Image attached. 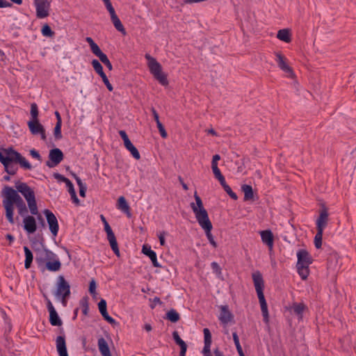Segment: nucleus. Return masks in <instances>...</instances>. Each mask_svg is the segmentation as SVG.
Instances as JSON below:
<instances>
[{
	"label": "nucleus",
	"mask_w": 356,
	"mask_h": 356,
	"mask_svg": "<svg viewBox=\"0 0 356 356\" xmlns=\"http://www.w3.org/2000/svg\"><path fill=\"white\" fill-rule=\"evenodd\" d=\"M0 162L3 164L5 171L10 175H15L18 170L13 163H19L24 170L33 168L31 163L12 147H0Z\"/></svg>",
	"instance_id": "nucleus-1"
},
{
	"label": "nucleus",
	"mask_w": 356,
	"mask_h": 356,
	"mask_svg": "<svg viewBox=\"0 0 356 356\" xmlns=\"http://www.w3.org/2000/svg\"><path fill=\"white\" fill-rule=\"evenodd\" d=\"M18 193L17 189L15 190L8 186H5L2 190V204L6 211V218L10 224L15 223L14 205L17 207L25 204Z\"/></svg>",
	"instance_id": "nucleus-2"
},
{
	"label": "nucleus",
	"mask_w": 356,
	"mask_h": 356,
	"mask_svg": "<svg viewBox=\"0 0 356 356\" xmlns=\"http://www.w3.org/2000/svg\"><path fill=\"white\" fill-rule=\"evenodd\" d=\"M15 188L26 200L30 213L31 214H37L38 206L34 191L26 183L19 181L15 182Z\"/></svg>",
	"instance_id": "nucleus-3"
},
{
	"label": "nucleus",
	"mask_w": 356,
	"mask_h": 356,
	"mask_svg": "<svg viewBox=\"0 0 356 356\" xmlns=\"http://www.w3.org/2000/svg\"><path fill=\"white\" fill-rule=\"evenodd\" d=\"M145 59L148 61V67L153 76L162 85L166 86L169 82L167 76L163 73L161 64L149 54L145 55Z\"/></svg>",
	"instance_id": "nucleus-4"
},
{
	"label": "nucleus",
	"mask_w": 356,
	"mask_h": 356,
	"mask_svg": "<svg viewBox=\"0 0 356 356\" xmlns=\"http://www.w3.org/2000/svg\"><path fill=\"white\" fill-rule=\"evenodd\" d=\"M54 295L58 298H61L63 306L66 305L67 298L70 295V285L63 275H59L57 278L56 290Z\"/></svg>",
	"instance_id": "nucleus-5"
},
{
	"label": "nucleus",
	"mask_w": 356,
	"mask_h": 356,
	"mask_svg": "<svg viewBox=\"0 0 356 356\" xmlns=\"http://www.w3.org/2000/svg\"><path fill=\"white\" fill-rule=\"evenodd\" d=\"M191 207L195 215L197 221L204 230L213 228L208 213L204 208H202V210H198L197 207L193 202L191 204Z\"/></svg>",
	"instance_id": "nucleus-6"
},
{
	"label": "nucleus",
	"mask_w": 356,
	"mask_h": 356,
	"mask_svg": "<svg viewBox=\"0 0 356 356\" xmlns=\"http://www.w3.org/2000/svg\"><path fill=\"white\" fill-rule=\"evenodd\" d=\"M64 158L63 152L59 148H54L49 151V160L46 162V165L50 168L57 166Z\"/></svg>",
	"instance_id": "nucleus-7"
},
{
	"label": "nucleus",
	"mask_w": 356,
	"mask_h": 356,
	"mask_svg": "<svg viewBox=\"0 0 356 356\" xmlns=\"http://www.w3.org/2000/svg\"><path fill=\"white\" fill-rule=\"evenodd\" d=\"M43 213L46 217L51 233L54 236H56L58 232L59 225L56 216L49 209H44Z\"/></svg>",
	"instance_id": "nucleus-8"
},
{
	"label": "nucleus",
	"mask_w": 356,
	"mask_h": 356,
	"mask_svg": "<svg viewBox=\"0 0 356 356\" xmlns=\"http://www.w3.org/2000/svg\"><path fill=\"white\" fill-rule=\"evenodd\" d=\"M329 220L328 209L325 205H322L320 211L319 216L316 221V229L324 231L327 227Z\"/></svg>",
	"instance_id": "nucleus-9"
},
{
	"label": "nucleus",
	"mask_w": 356,
	"mask_h": 356,
	"mask_svg": "<svg viewBox=\"0 0 356 356\" xmlns=\"http://www.w3.org/2000/svg\"><path fill=\"white\" fill-rule=\"evenodd\" d=\"M35 4L38 18L42 19L49 15L50 3L47 0L35 1Z\"/></svg>",
	"instance_id": "nucleus-10"
},
{
	"label": "nucleus",
	"mask_w": 356,
	"mask_h": 356,
	"mask_svg": "<svg viewBox=\"0 0 356 356\" xmlns=\"http://www.w3.org/2000/svg\"><path fill=\"white\" fill-rule=\"evenodd\" d=\"M275 61L278 67L285 73L288 74V76L293 78L295 76L294 72L292 68L286 63L285 56L280 52H275Z\"/></svg>",
	"instance_id": "nucleus-11"
},
{
	"label": "nucleus",
	"mask_w": 356,
	"mask_h": 356,
	"mask_svg": "<svg viewBox=\"0 0 356 356\" xmlns=\"http://www.w3.org/2000/svg\"><path fill=\"white\" fill-rule=\"evenodd\" d=\"M42 252L44 253V257H39L37 255L35 257V261L40 270L44 271V268H43V266L44 265L45 260L51 261L56 259H57V255L46 248H43Z\"/></svg>",
	"instance_id": "nucleus-12"
},
{
	"label": "nucleus",
	"mask_w": 356,
	"mask_h": 356,
	"mask_svg": "<svg viewBox=\"0 0 356 356\" xmlns=\"http://www.w3.org/2000/svg\"><path fill=\"white\" fill-rule=\"evenodd\" d=\"M252 277L255 287V290L257 293V296H264L263 292L264 288V281L261 273L257 270L252 273Z\"/></svg>",
	"instance_id": "nucleus-13"
},
{
	"label": "nucleus",
	"mask_w": 356,
	"mask_h": 356,
	"mask_svg": "<svg viewBox=\"0 0 356 356\" xmlns=\"http://www.w3.org/2000/svg\"><path fill=\"white\" fill-rule=\"evenodd\" d=\"M298 262L296 266H309L312 263V258L309 252L304 249H300L297 252Z\"/></svg>",
	"instance_id": "nucleus-14"
},
{
	"label": "nucleus",
	"mask_w": 356,
	"mask_h": 356,
	"mask_svg": "<svg viewBox=\"0 0 356 356\" xmlns=\"http://www.w3.org/2000/svg\"><path fill=\"white\" fill-rule=\"evenodd\" d=\"M24 229L29 234H33L37 229L35 218L31 216H26L23 219Z\"/></svg>",
	"instance_id": "nucleus-15"
},
{
	"label": "nucleus",
	"mask_w": 356,
	"mask_h": 356,
	"mask_svg": "<svg viewBox=\"0 0 356 356\" xmlns=\"http://www.w3.org/2000/svg\"><path fill=\"white\" fill-rule=\"evenodd\" d=\"M56 347L59 356H69L65 335H60L56 337Z\"/></svg>",
	"instance_id": "nucleus-16"
},
{
	"label": "nucleus",
	"mask_w": 356,
	"mask_h": 356,
	"mask_svg": "<svg viewBox=\"0 0 356 356\" xmlns=\"http://www.w3.org/2000/svg\"><path fill=\"white\" fill-rule=\"evenodd\" d=\"M204 337V346L202 350V354L204 356H213L211 353V334L208 328L203 330Z\"/></svg>",
	"instance_id": "nucleus-17"
},
{
	"label": "nucleus",
	"mask_w": 356,
	"mask_h": 356,
	"mask_svg": "<svg viewBox=\"0 0 356 356\" xmlns=\"http://www.w3.org/2000/svg\"><path fill=\"white\" fill-rule=\"evenodd\" d=\"M142 252L150 259L154 267H161V265L157 261L156 253L151 249L149 245L145 244L143 245Z\"/></svg>",
	"instance_id": "nucleus-18"
},
{
	"label": "nucleus",
	"mask_w": 356,
	"mask_h": 356,
	"mask_svg": "<svg viewBox=\"0 0 356 356\" xmlns=\"http://www.w3.org/2000/svg\"><path fill=\"white\" fill-rule=\"evenodd\" d=\"M262 242L266 244L270 250H272L274 244V236L270 229H266L260 232Z\"/></svg>",
	"instance_id": "nucleus-19"
},
{
	"label": "nucleus",
	"mask_w": 356,
	"mask_h": 356,
	"mask_svg": "<svg viewBox=\"0 0 356 356\" xmlns=\"http://www.w3.org/2000/svg\"><path fill=\"white\" fill-rule=\"evenodd\" d=\"M234 319L233 314L229 310L228 306L224 305L220 307L219 320L223 324H227Z\"/></svg>",
	"instance_id": "nucleus-20"
},
{
	"label": "nucleus",
	"mask_w": 356,
	"mask_h": 356,
	"mask_svg": "<svg viewBox=\"0 0 356 356\" xmlns=\"http://www.w3.org/2000/svg\"><path fill=\"white\" fill-rule=\"evenodd\" d=\"M30 132L33 135H38L44 129L39 120H29L27 123Z\"/></svg>",
	"instance_id": "nucleus-21"
},
{
	"label": "nucleus",
	"mask_w": 356,
	"mask_h": 356,
	"mask_svg": "<svg viewBox=\"0 0 356 356\" xmlns=\"http://www.w3.org/2000/svg\"><path fill=\"white\" fill-rule=\"evenodd\" d=\"M43 268H44V270L47 269L51 272H56L60 269L61 263L57 258L56 259L48 261L46 263H44Z\"/></svg>",
	"instance_id": "nucleus-22"
},
{
	"label": "nucleus",
	"mask_w": 356,
	"mask_h": 356,
	"mask_svg": "<svg viewBox=\"0 0 356 356\" xmlns=\"http://www.w3.org/2000/svg\"><path fill=\"white\" fill-rule=\"evenodd\" d=\"M97 344L102 356H112L108 345L103 337L98 339Z\"/></svg>",
	"instance_id": "nucleus-23"
},
{
	"label": "nucleus",
	"mask_w": 356,
	"mask_h": 356,
	"mask_svg": "<svg viewBox=\"0 0 356 356\" xmlns=\"http://www.w3.org/2000/svg\"><path fill=\"white\" fill-rule=\"evenodd\" d=\"M118 208L123 211L128 218L131 216V213L130 212V207L125 199L124 197L120 196L118 200Z\"/></svg>",
	"instance_id": "nucleus-24"
},
{
	"label": "nucleus",
	"mask_w": 356,
	"mask_h": 356,
	"mask_svg": "<svg viewBox=\"0 0 356 356\" xmlns=\"http://www.w3.org/2000/svg\"><path fill=\"white\" fill-rule=\"evenodd\" d=\"M259 301L261 305V313L264 317V321L266 323H268L269 322V315H268V306L267 303L265 299L264 296H258Z\"/></svg>",
	"instance_id": "nucleus-25"
},
{
	"label": "nucleus",
	"mask_w": 356,
	"mask_h": 356,
	"mask_svg": "<svg viewBox=\"0 0 356 356\" xmlns=\"http://www.w3.org/2000/svg\"><path fill=\"white\" fill-rule=\"evenodd\" d=\"M111 22L113 24L115 28L119 31L121 33H122L123 35H126V31H125V29L124 27V26L122 25L120 19H119V17H118V15H116V13H114V14H112L111 15Z\"/></svg>",
	"instance_id": "nucleus-26"
},
{
	"label": "nucleus",
	"mask_w": 356,
	"mask_h": 356,
	"mask_svg": "<svg viewBox=\"0 0 356 356\" xmlns=\"http://www.w3.org/2000/svg\"><path fill=\"white\" fill-rule=\"evenodd\" d=\"M293 312L298 316L299 319L302 318V314L307 309L306 305L303 302H294L291 307Z\"/></svg>",
	"instance_id": "nucleus-27"
},
{
	"label": "nucleus",
	"mask_w": 356,
	"mask_h": 356,
	"mask_svg": "<svg viewBox=\"0 0 356 356\" xmlns=\"http://www.w3.org/2000/svg\"><path fill=\"white\" fill-rule=\"evenodd\" d=\"M24 251L25 254L24 267L26 269H29L31 266V264L33 259V255L32 252L27 246L24 247Z\"/></svg>",
	"instance_id": "nucleus-28"
},
{
	"label": "nucleus",
	"mask_w": 356,
	"mask_h": 356,
	"mask_svg": "<svg viewBox=\"0 0 356 356\" xmlns=\"http://www.w3.org/2000/svg\"><path fill=\"white\" fill-rule=\"evenodd\" d=\"M72 176L76 180V184L79 188V195L81 197H84L87 190V186L83 183L79 177H78L74 172H71Z\"/></svg>",
	"instance_id": "nucleus-29"
},
{
	"label": "nucleus",
	"mask_w": 356,
	"mask_h": 356,
	"mask_svg": "<svg viewBox=\"0 0 356 356\" xmlns=\"http://www.w3.org/2000/svg\"><path fill=\"white\" fill-rule=\"evenodd\" d=\"M277 38L285 42H290L291 41L290 31L286 29H280L278 31Z\"/></svg>",
	"instance_id": "nucleus-30"
},
{
	"label": "nucleus",
	"mask_w": 356,
	"mask_h": 356,
	"mask_svg": "<svg viewBox=\"0 0 356 356\" xmlns=\"http://www.w3.org/2000/svg\"><path fill=\"white\" fill-rule=\"evenodd\" d=\"M241 189L244 193V201H248L253 199L254 193L252 187L250 185L243 184Z\"/></svg>",
	"instance_id": "nucleus-31"
},
{
	"label": "nucleus",
	"mask_w": 356,
	"mask_h": 356,
	"mask_svg": "<svg viewBox=\"0 0 356 356\" xmlns=\"http://www.w3.org/2000/svg\"><path fill=\"white\" fill-rule=\"evenodd\" d=\"M49 323L53 326H60L62 325L63 322L56 310L49 312Z\"/></svg>",
	"instance_id": "nucleus-32"
},
{
	"label": "nucleus",
	"mask_w": 356,
	"mask_h": 356,
	"mask_svg": "<svg viewBox=\"0 0 356 356\" xmlns=\"http://www.w3.org/2000/svg\"><path fill=\"white\" fill-rule=\"evenodd\" d=\"M124 145V147L130 152V153L131 154L134 159H136V160L140 159V153L137 148L132 144L131 140H129V142H126V143Z\"/></svg>",
	"instance_id": "nucleus-33"
},
{
	"label": "nucleus",
	"mask_w": 356,
	"mask_h": 356,
	"mask_svg": "<svg viewBox=\"0 0 356 356\" xmlns=\"http://www.w3.org/2000/svg\"><path fill=\"white\" fill-rule=\"evenodd\" d=\"M165 318L172 323H177L180 319V315L175 309H171L167 312Z\"/></svg>",
	"instance_id": "nucleus-34"
},
{
	"label": "nucleus",
	"mask_w": 356,
	"mask_h": 356,
	"mask_svg": "<svg viewBox=\"0 0 356 356\" xmlns=\"http://www.w3.org/2000/svg\"><path fill=\"white\" fill-rule=\"evenodd\" d=\"M172 337L175 340V343L179 346L180 350H187V345L186 343L180 338L179 333L177 331H174L172 332Z\"/></svg>",
	"instance_id": "nucleus-35"
},
{
	"label": "nucleus",
	"mask_w": 356,
	"mask_h": 356,
	"mask_svg": "<svg viewBox=\"0 0 356 356\" xmlns=\"http://www.w3.org/2000/svg\"><path fill=\"white\" fill-rule=\"evenodd\" d=\"M298 269V273L299 275L300 276L301 279L302 280H307L309 274V266H296Z\"/></svg>",
	"instance_id": "nucleus-36"
},
{
	"label": "nucleus",
	"mask_w": 356,
	"mask_h": 356,
	"mask_svg": "<svg viewBox=\"0 0 356 356\" xmlns=\"http://www.w3.org/2000/svg\"><path fill=\"white\" fill-rule=\"evenodd\" d=\"M99 312L102 314L104 319L108 323H109L111 325L115 326L118 324V323L116 322V321L113 318L108 315L107 308L104 309V310L100 311Z\"/></svg>",
	"instance_id": "nucleus-37"
},
{
	"label": "nucleus",
	"mask_w": 356,
	"mask_h": 356,
	"mask_svg": "<svg viewBox=\"0 0 356 356\" xmlns=\"http://www.w3.org/2000/svg\"><path fill=\"white\" fill-rule=\"evenodd\" d=\"M99 312L102 314L104 319L108 323H109L111 325L115 326L118 324V323L116 322V321L113 318L108 315L107 308L104 309V310L100 311Z\"/></svg>",
	"instance_id": "nucleus-38"
},
{
	"label": "nucleus",
	"mask_w": 356,
	"mask_h": 356,
	"mask_svg": "<svg viewBox=\"0 0 356 356\" xmlns=\"http://www.w3.org/2000/svg\"><path fill=\"white\" fill-rule=\"evenodd\" d=\"M31 120H38V107L36 103H32L31 104V111H30Z\"/></svg>",
	"instance_id": "nucleus-39"
},
{
	"label": "nucleus",
	"mask_w": 356,
	"mask_h": 356,
	"mask_svg": "<svg viewBox=\"0 0 356 356\" xmlns=\"http://www.w3.org/2000/svg\"><path fill=\"white\" fill-rule=\"evenodd\" d=\"M323 234V231L317 230L314 237V245L317 249L320 248L322 245Z\"/></svg>",
	"instance_id": "nucleus-40"
},
{
	"label": "nucleus",
	"mask_w": 356,
	"mask_h": 356,
	"mask_svg": "<svg viewBox=\"0 0 356 356\" xmlns=\"http://www.w3.org/2000/svg\"><path fill=\"white\" fill-rule=\"evenodd\" d=\"M80 305L82 308L83 314L87 315L89 311L88 298L87 296L83 297L80 300Z\"/></svg>",
	"instance_id": "nucleus-41"
},
{
	"label": "nucleus",
	"mask_w": 356,
	"mask_h": 356,
	"mask_svg": "<svg viewBox=\"0 0 356 356\" xmlns=\"http://www.w3.org/2000/svg\"><path fill=\"white\" fill-rule=\"evenodd\" d=\"M42 34L46 37H53L55 33L51 30L48 24H44L41 29Z\"/></svg>",
	"instance_id": "nucleus-42"
},
{
	"label": "nucleus",
	"mask_w": 356,
	"mask_h": 356,
	"mask_svg": "<svg viewBox=\"0 0 356 356\" xmlns=\"http://www.w3.org/2000/svg\"><path fill=\"white\" fill-rule=\"evenodd\" d=\"M61 127L62 122H56V126L54 129V135L56 140H60L62 138V133H61Z\"/></svg>",
	"instance_id": "nucleus-43"
},
{
	"label": "nucleus",
	"mask_w": 356,
	"mask_h": 356,
	"mask_svg": "<svg viewBox=\"0 0 356 356\" xmlns=\"http://www.w3.org/2000/svg\"><path fill=\"white\" fill-rule=\"evenodd\" d=\"M95 71L98 74H103V67L102 65V64L99 63V60H96V59H93L92 63H91Z\"/></svg>",
	"instance_id": "nucleus-44"
},
{
	"label": "nucleus",
	"mask_w": 356,
	"mask_h": 356,
	"mask_svg": "<svg viewBox=\"0 0 356 356\" xmlns=\"http://www.w3.org/2000/svg\"><path fill=\"white\" fill-rule=\"evenodd\" d=\"M100 60V61L104 63L106 67L109 70H113V66H112V64L110 62V60H108L107 56L104 53L103 54H102V56H100L99 57H98Z\"/></svg>",
	"instance_id": "nucleus-45"
},
{
	"label": "nucleus",
	"mask_w": 356,
	"mask_h": 356,
	"mask_svg": "<svg viewBox=\"0 0 356 356\" xmlns=\"http://www.w3.org/2000/svg\"><path fill=\"white\" fill-rule=\"evenodd\" d=\"M211 229L212 228H209V229H205L204 232H205V234H206V236H207V238H208L210 244L213 247V248H217L218 245H217V243L215 241L214 238H213V236L212 235V234L211 233Z\"/></svg>",
	"instance_id": "nucleus-46"
},
{
	"label": "nucleus",
	"mask_w": 356,
	"mask_h": 356,
	"mask_svg": "<svg viewBox=\"0 0 356 356\" xmlns=\"http://www.w3.org/2000/svg\"><path fill=\"white\" fill-rule=\"evenodd\" d=\"M16 207L17 209L18 214L19 216H21L22 217H24V218H25L26 216H28L27 214H28L29 211H28V209H27L26 204L17 206Z\"/></svg>",
	"instance_id": "nucleus-47"
},
{
	"label": "nucleus",
	"mask_w": 356,
	"mask_h": 356,
	"mask_svg": "<svg viewBox=\"0 0 356 356\" xmlns=\"http://www.w3.org/2000/svg\"><path fill=\"white\" fill-rule=\"evenodd\" d=\"M108 242H109L111 248L112 250L113 251V252L115 253V254L118 257H120V250L118 248V244L117 240L115 239V240L110 241Z\"/></svg>",
	"instance_id": "nucleus-48"
},
{
	"label": "nucleus",
	"mask_w": 356,
	"mask_h": 356,
	"mask_svg": "<svg viewBox=\"0 0 356 356\" xmlns=\"http://www.w3.org/2000/svg\"><path fill=\"white\" fill-rule=\"evenodd\" d=\"M96 288H97V284L94 279H92L89 284V293L92 296H95L96 295Z\"/></svg>",
	"instance_id": "nucleus-49"
},
{
	"label": "nucleus",
	"mask_w": 356,
	"mask_h": 356,
	"mask_svg": "<svg viewBox=\"0 0 356 356\" xmlns=\"http://www.w3.org/2000/svg\"><path fill=\"white\" fill-rule=\"evenodd\" d=\"M90 47L92 54H94L97 57H99L102 56V54H104L96 43Z\"/></svg>",
	"instance_id": "nucleus-50"
},
{
	"label": "nucleus",
	"mask_w": 356,
	"mask_h": 356,
	"mask_svg": "<svg viewBox=\"0 0 356 356\" xmlns=\"http://www.w3.org/2000/svg\"><path fill=\"white\" fill-rule=\"evenodd\" d=\"M211 267L213 273H215L216 275H219L222 273V269L217 262L213 261L211 264Z\"/></svg>",
	"instance_id": "nucleus-51"
},
{
	"label": "nucleus",
	"mask_w": 356,
	"mask_h": 356,
	"mask_svg": "<svg viewBox=\"0 0 356 356\" xmlns=\"http://www.w3.org/2000/svg\"><path fill=\"white\" fill-rule=\"evenodd\" d=\"M223 189L229 195V197L231 198H232L234 200H236L238 199L237 195L234 192H233V191L232 190V188H230V186L229 185H227V186H225V188H223Z\"/></svg>",
	"instance_id": "nucleus-52"
},
{
	"label": "nucleus",
	"mask_w": 356,
	"mask_h": 356,
	"mask_svg": "<svg viewBox=\"0 0 356 356\" xmlns=\"http://www.w3.org/2000/svg\"><path fill=\"white\" fill-rule=\"evenodd\" d=\"M102 1L104 2L106 9L109 12L110 15H111L112 14L115 13V9L113 7L112 3H111L110 0H102Z\"/></svg>",
	"instance_id": "nucleus-53"
},
{
	"label": "nucleus",
	"mask_w": 356,
	"mask_h": 356,
	"mask_svg": "<svg viewBox=\"0 0 356 356\" xmlns=\"http://www.w3.org/2000/svg\"><path fill=\"white\" fill-rule=\"evenodd\" d=\"M29 153H30V155L37 159L38 161H39L40 162H42V156L40 154V153L35 149H31L30 151H29Z\"/></svg>",
	"instance_id": "nucleus-54"
},
{
	"label": "nucleus",
	"mask_w": 356,
	"mask_h": 356,
	"mask_svg": "<svg viewBox=\"0 0 356 356\" xmlns=\"http://www.w3.org/2000/svg\"><path fill=\"white\" fill-rule=\"evenodd\" d=\"M157 128L160 132L162 138H165L168 136V134L164 128V126L161 122L156 124Z\"/></svg>",
	"instance_id": "nucleus-55"
},
{
	"label": "nucleus",
	"mask_w": 356,
	"mask_h": 356,
	"mask_svg": "<svg viewBox=\"0 0 356 356\" xmlns=\"http://www.w3.org/2000/svg\"><path fill=\"white\" fill-rule=\"evenodd\" d=\"M194 197H195V200L196 204H197L196 207H197L198 210H202V208H204L202 199L197 194L196 192L195 193Z\"/></svg>",
	"instance_id": "nucleus-56"
},
{
	"label": "nucleus",
	"mask_w": 356,
	"mask_h": 356,
	"mask_svg": "<svg viewBox=\"0 0 356 356\" xmlns=\"http://www.w3.org/2000/svg\"><path fill=\"white\" fill-rule=\"evenodd\" d=\"M212 171L213 172V175L216 179L220 178L221 176H222L220 169L218 168V165L216 166H211Z\"/></svg>",
	"instance_id": "nucleus-57"
},
{
	"label": "nucleus",
	"mask_w": 356,
	"mask_h": 356,
	"mask_svg": "<svg viewBox=\"0 0 356 356\" xmlns=\"http://www.w3.org/2000/svg\"><path fill=\"white\" fill-rule=\"evenodd\" d=\"M165 235H167V232H160L158 234V237H159V241H160V244L162 246H164L165 245Z\"/></svg>",
	"instance_id": "nucleus-58"
},
{
	"label": "nucleus",
	"mask_w": 356,
	"mask_h": 356,
	"mask_svg": "<svg viewBox=\"0 0 356 356\" xmlns=\"http://www.w3.org/2000/svg\"><path fill=\"white\" fill-rule=\"evenodd\" d=\"M44 297L47 301V307L48 309L49 312L55 311L56 309H55L54 307L53 306L51 300L48 298V297L46 295H44Z\"/></svg>",
	"instance_id": "nucleus-59"
},
{
	"label": "nucleus",
	"mask_w": 356,
	"mask_h": 356,
	"mask_svg": "<svg viewBox=\"0 0 356 356\" xmlns=\"http://www.w3.org/2000/svg\"><path fill=\"white\" fill-rule=\"evenodd\" d=\"M119 134H120V137L122 138V139L123 140L124 144H125L126 142H129L130 140L125 131H124V130L119 131Z\"/></svg>",
	"instance_id": "nucleus-60"
},
{
	"label": "nucleus",
	"mask_w": 356,
	"mask_h": 356,
	"mask_svg": "<svg viewBox=\"0 0 356 356\" xmlns=\"http://www.w3.org/2000/svg\"><path fill=\"white\" fill-rule=\"evenodd\" d=\"M33 216H36L37 217V220H38L39 222V224L42 227H45V222H44V220L43 218V217L42 216V215L40 213H39V212L38 211V213L37 214H32Z\"/></svg>",
	"instance_id": "nucleus-61"
},
{
	"label": "nucleus",
	"mask_w": 356,
	"mask_h": 356,
	"mask_svg": "<svg viewBox=\"0 0 356 356\" xmlns=\"http://www.w3.org/2000/svg\"><path fill=\"white\" fill-rule=\"evenodd\" d=\"M98 308L99 312L102 310H104V309L107 308L106 301L104 299H102L98 303Z\"/></svg>",
	"instance_id": "nucleus-62"
},
{
	"label": "nucleus",
	"mask_w": 356,
	"mask_h": 356,
	"mask_svg": "<svg viewBox=\"0 0 356 356\" xmlns=\"http://www.w3.org/2000/svg\"><path fill=\"white\" fill-rule=\"evenodd\" d=\"M220 159L219 154H215L212 158L211 166L218 165V161Z\"/></svg>",
	"instance_id": "nucleus-63"
},
{
	"label": "nucleus",
	"mask_w": 356,
	"mask_h": 356,
	"mask_svg": "<svg viewBox=\"0 0 356 356\" xmlns=\"http://www.w3.org/2000/svg\"><path fill=\"white\" fill-rule=\"evenodd\" d=\"M12 6V3L6 0H0V8Z\"/></svg>",
	"instance_id": "nucleus-64"
}]
</instances>
